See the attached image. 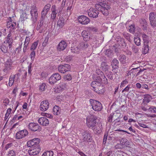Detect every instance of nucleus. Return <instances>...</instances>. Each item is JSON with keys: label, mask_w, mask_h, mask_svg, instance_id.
I'll list each match as a JSON object with an SVG mask.
<instances>
[{"label": "nucleus", "mask_w": 156, "mask_h": 156, "mask_svg": "<svg viewBox=\"0 0 156 156\" xmlns=\"http://www.w3.org/2000/svg\"><path fill=\"white\" fill-rule=\"evenodd\" d=\"M97 117L93 115L88 116L86 118V124L87 126L92 129L96 134H99L101 132L103 128L102 123L101 122H96Z\"/></svg>", "instance_id": "obj_1"}, {"label": "nucleus", "mask_w": 156, "mask_h": 156, "mask_svg": "<svg viewBox=\"0 0 156 156\" xmlns=\"http://www.w3.org/2000/svg\"><path fill=\"white\" fill-rule=\"evenodd\" d=\"M99 4H96L95 9L100 10L101 12L105 16H107L109 14V11L111 9L110 5L107 0H99Z\"/></svg>", "instance_id": "obj_2"}, {"label": "nucleus", "mask_w": 156, "mask_h": 156, "mask_svg": "<svg viewBox=\"0 0 156 156\" xmlns=\"http://www.w3.org/2000/svg\"><path fill=\"white\" fill-rule=\"evenodd\" d=\"M81 134L83 143L84 144L92 142L93 140L91 134L89 131H85L83 132Z\"/></svg>", "instance_id": "obj_3"}, {"label": "nucleus", "mask_w": 156, "mask_h": 156, "mask_svg": "<svg viewBox=\"0 0 156 156\" xmlns=\"http://www.w3.org/2000/svg\"><path fill=\"white\" fill-rule=\"evenodd\" d=\"M90 102L92 109L95 111L99 112L102 108V106L101 103L96 100L90 99Z\"/></svg>", "instance_id": "obj_4"}, {"label": "nucleus", "mask_w": 156, "mask_h": 156, "mask_svg": "<svg viewBox=\"0 0 156 156\" xmlns=\"http://www.w3.org/2000/svg\"><path fill=\"white\" fill-rule=\"evenodd\" d=\"M27 127L29 130L33 132H40L41 129L37 123L35 122L29 123L27 125Z\"/></svg>", "instance_id": "obj_5"}, {"label": "nucleus", "mask_w": 156, "mask_h": 156, "mask_svg": "<svg viewBox=\"0 0 156 156\" xmlns=\"http://www.w3.org/2000/svg\"><path fill=\"white\" fill-rule=\"evenodd\" d=\"M40 140L38 138H34L31 140L28 141L27 143V145L28 147H40L39 143Z\"/></svg>", "instance_id": "obj_6"}, {"label": "nucleus", "mask_w": 156, "mask_h": 156, "mask_svg": "<svg viewBox=\"0 0 156 156\" xmlns=\"http://www.w3.org/2000/svg\"><path fill=\"white\" fill-rule=\"evenodd\" d=\"M31 19L34 23L37 20L38 17L37 9L35 6H33L31 7L30 11Z\"/></svg>", "instance_id": "obj_7"}, {"label": "nucleus", "mask_w": 156, "mask_h": 156, "mask_svg": "<svg viewBox=\"0 0 156 156\" xmlns=\"http://www.w3.org/2000/svg\"><path fill=\"white\" fill-rule=\"evenodd\" d=\"M41 151L40 147H30L28 151V153L30 156H39V154Z\"/></svg>", "instance_id": "obj_8"}, {"label": "nucleus", "mask_w": 156, "mask_h": 156, "mask_svg": "<svg viewBox=\"0 0 156 156\" xmlns=\"http://www.w3.org/2000/svg\"><path fill=\"white\" fill-rule=\"evenodd\" d=\"M100 10L92 8H90L87 11L88 15L90 17L93 18H97L99 13V11Z\"/></svg>", "instance_id": "obj_9"}, {"label": "nucleus", "mask_w": 156, "mask_h": 156, "mask_svg": "<svg viewBox=\"0 0 156 156\" xmlns=\"http://www.w3.org/2000/svg\"><path fill=\"white\" fill-rule=\"evenodd\" d=\"M61 79V76L58 73L53 74L49 79V83L51 84H54Z\"/></svg>", "instance_id": "obj_10"}, {"label": "nucleus", "mask_w": 156, "mask_h": 156, "mask_svg": "<svg viewBox=\"0 0 156 156\" xmlns=\"http://www.w3.org/2000/svg\"><path fill=\"white\" fill-rule=\"evenodd\" d=\"M58 71L61 73H65L66 72L70 71V66L68 64L60 65L58 67Z\"/></svg>", "instance_id": "obj_11"}, {"label": "nucleus", "mask_w": 156, "mask_h": 156, "mask_svg": "<svg viewBox=\"0 0 156 156\" xmlns=\"http://www.w3.org/2000/svg\"><path fill=\"white\" fill-rule=\"evenodd\" d=\"M78 20L80 23L83 25H87L90 22V19L87 16L84 15L78 16Z\"/></svg>", "instance_id": "obj_12"}, {"label": "nucleus", "mask_w": 156, "mask_h": 156, "mask_svg": "<svg viewBox=\"0 0 156 156\" xmlns=\"http://www.w3.org/2000/svg\"><path fill=\"white\" fill-rule=\"evenodd\" d=\"M89 32L87 29L83 31L82 32V35L83 37V40L86 41H88L92 38V34Z\"/></svg>", "instance_id": "obj_13"}, {"label": "nucleus", "mask_w": 156, "mask_h": 156, "mask_svg": "<svg viewBox=\"0 0 156 156\" xmlns=\"http://www.w3.org/2000/svg\"><path fill=\"white\" fill-rule=\"evenodd\" d=\"M28 134V132L26 129H23L17 132L16 135V139H20L25 137Z\"/></svg>", "instance_id": "obj_14"}, {"label": "nucleus", "mask_w": 156, "mask_h": 156, "mask_svg": "<svg viewBox=\"0 0 156 156\" xmlns=\"http://www.w3.org/2000/svg\"><path fill=\"white\" fill-rule=\"evenodd\" d=\"M149 20L151 25L153 27L156 26V13L154 12H151L149 14Z\"/></svg>", "instance_id": "obj_15"}, {"label": "nucleus", "mask_w": 156, "mask_h": 156, "mask_svg": "<svg viewBox=\"0 0 156 156\" xmlns=\"http://www.w3.org/2000/svg\"><path fill=\"white\" fill-rule=\"evenodd\" d=\"M12 64V61L11 59L8 60L5 63V68L3 69V71L5 73H7L11 69Z\"/></svg>", "instance_id": "obj_16"}, {"label": "nucleus", "mask_w": 156, "mask_h": 156, "mask_svg": "<svg viewBox=\"0 0 156 156\" xmlns=\"http://www.w3.org/2000/svg\"><path fill=\"white\" fill-rule=\"evenodd\" d=\"M49 103L48 101L45 100L42 101L40 105V110L42 111H45L49 108Z\"/></svg>", "instance_id": "obj_17"}, {"label": "nucleus", "mask_w": 156, "mask_h": 156, "mask_svg": "<svg viewBox=\"0 0 156 156\" xmlns=\"http://www.w3.org/2000/svg\"><path fill=\"white\" fill-rule=\"evenodd\" d=\"M43 20L41 19L38 22L37 27L36 30L39 31L40 33H42L45 28V27L43 23Z\"/></svg>", "instance_id": "obj_18"}, {"label": "nucleus", "mask_w": 156, "mask_h": 156, "mask_svg": "<svg viewBox=\"0 0 156 156\" xmlns=\"http://www.w3.org/2000/svg\"><path fill=\"white\" fill-rule=\"evenodd\" d=\"M7 22V26L8 28L14 29L16 25V23L14 20H12L11 17H9Z\"/></svg>", "instance_id": "obj_19"}, {"label": "nucleus", "mask_w": 156, "mask_h": 156, "mask_svg": "<svg viewBox=\"0 0 156 156\" xmlns=\"http://www.w3.org/2000/svg\"><path fill=\"white\" fill-rule=\"evenodd\" d=\"M67 46V44L64 41H62L58 44L57 48L58 50L59 51H63L64 50Z\"/></svg>", "instance_id": "obj_20"}, {"label": "nucleus", "mask_w": 156, "mask_h": 156, "mask_svg": "<svg viewBox=\"0 0 156 156\" xmlns=\"http://www.w3.org/2000/svg\"><path fill=\"white\" fill-rule=\"evenodd\" d=\"M12 38V36L11 34V32L9 31V34L6 37L5 41L6 43L8 44L9 48H11L12 47V44L13 42V40Z\"/></svg>", "instance_id": "obj_21"}, {"label": "nucleus", "mask_w": 156, "mask_h": 156, "mask_svg": "<svg viewBox=\"0 0 156 156\" xmlns=\"http://www.w3.org/2000/svg\"><path fill=\"white\" fill-rule=\"evenodd\" d=\"M38 122L41 125L45 126H48L49 123L48 119L44 117L40 118L38 120Z\"/></svg>", "instance_id": "obj_22"}, {"label": "nucleus", "mask_w": 156, "mask_h": 156, "mask_svg": "<svg viewBox=\"0 0 156 156\" xmlns=\"http://www.w3.org/2000/svg\"><path fill=\"white\" fill-rule=\"evenodd\" d=\"M96 73L98 76H101L102 77L103 79V82H102L105 84H107L108 83V80L105 76L104 73L101 71L100 69H97L96 70Z\"/></svg>", "instance_id": "obj_23"}, {"label": "nucleus", "mask_w": 156, "mask_h": 156, "mask_svg": "<svg viewBox=\"0 0 156 156\" xmlns=\"http://www.w3.org/2000/svg\"><path fill=\"white\" fill-rule=\"evenodd\" d=\"M144 98L143 99L141 105L143 104L147 105L152 99L151 96L148 94L144 95Z\"/></svg>", "instance_id": "obj_24"}, {"label": "nucleus", "mask_w": 156, "mask_h": 156, "mask_svg": "<svg viewBox=\"0 0 156 156\" xmlns=\"http://www.w3.org/2000/svg\"><path fill=\"white\" fill-rule=\"evenodd\" d=\"M120 143H121L124 148L125 147H129L130 146L129 141L125 138H122L120 140Z\"/></svg>", "instance_id": "obj_25"}, {"label": "nucleus", "mask_w": 156, "mask_h": 156, "mask_svg": "<svg viewBox=\"0 0 156 156\" xmlns=\"http://www.w3.org/2000/svg\"><path fill=\"white\" fill-rule=\"evenodd\" d=\"M142 36L144 45H145V44H147L149 42L150 38V37L144 33H142Z\"/></svg>", "instance_id": "obj_26"}, {"label": "nucleus", "mask_w": 156, "mask_h": 156, "mask_svg": "<svg viewBox=\"0 0 156 156\" xmlns=\"http://www.w3.org/2000/svg\"><path fill=\"white\" fill-rule=\"evenodd\" d=\"M138 68V67H136V68H132L128 72L126 76L129 77L131 75H132L133 76H134L136 74V72L138 71V70H137V69Z\"/></svg>", "instance_id": "obj_27"}, {"label": "nucleus", "mask_w": 156, "mask_h": 156, "mask_svg": "<svg viewBox=\"0 0 156 156\" xmlns=\"http://www.w3.org/2000/svg\"><path fill=\"white\" fill-rule=\"evenodd\" d=\"M27 9H25L23 12L22 14H21L20 20L21 21H23L28 18L27 12Z\"/></svg>", "instance_id": "obj_28"}, {"label": "nucleus", "mask_w": 156, "mask_h": 156, "mask_svg": "<svg viewBox=\"0 0 156 156\" xmlns=\"http://www.w3.org/2000/svg\"><path fill=\"white\" fill-rule=\"evenodd\" d=\"M100 85L101 83L98 82L97 81L92 82L91 83V86L94 88V90L96 92H98L99 91V90H97L96 89H95L96 86H100Z\"/></svg>", "instance_id": "obj_29"}, {"label": "nucleus", "mask_w": 156, "mask_h": 156, "mask_svg": "<svg viewBox=\"0 0 156 156\" xmlns=\"http://www.w3.org/2000/svg\"><path fill=\"white\" fill-rule=\"evenodd\" d=\"M53 114L55 115H58L61 113V110L60 107L58 106L55 105L53 109Z\"/></svg>", "instance_id": "obj_30"}, {"label": "nucleus", "mask_w": 156, "mask_h": 156, "mask_svg": "<svg viewBox=\"0 0 156 156\" xmlns=\"http://www.w3.org/2000/svg\"><path fill=\"white\" fill-rule=\"evenodd\" d=\"M140 22L141 26L143 27V30H147V25L146 20L145 19H142L140 20Z\"/></svg>", "instance_id": "obj_31"}, {"label": "nucleus", "mask_w": 156, "mask_h": 156, "mask_svg": "<svg viewBox=\"0 0 156 156\" xmlns=\"http://www.w3.org/2000/svg\"><path fill=\"white\" fill-rule=\"evenodd\" d=\"M89 46L88 43L86 42H83L81 43L79 46V48L78 49L80 50L82 49L87 48Z\"/></svg>", "instance_id": "obj_32"}, {"label": "nucleus", "mask_w": 156, "mask_h": 156, "mask_svg": "<svg viewBox=\"0 0 156 156\" xmlns=\"http://www.w3.org/2000/svg\"><path fill=\"white\" fill-rule=\"evenodd\" d=\"M119 62L118 60L114 59L112 60V66L114 69L118 68L119 66Z\"/></svg>", "instance_id": "obj_33"}, {"label": "nucleus", "mask_w": 156, "mask_h": 156, "mask_svg": "<svg viewBox=\"0 0 156 156\" xmlns=\"http://www.w3.org/2000/svg\"><path fill=\"white\" fill-rule=\"evenodd\" d=\"M39 90L40 91H44L47 88V86L45 83H42L39 86Z\"/></svg>", "instance_id": "obj_34"}, {"label": "nucleus", "mask_w": 156, "mask_h": 156, "mask_svg": "<svg viewBox=\"0 0 156 156\" xmlns=\"http://www.w3.org/2000/svg\"><path fill=\"white\" fill-rule=\"evenodd\" d=\"M64 20L62 17H60L57 22V25L62 27L64 25Z\"/></svg>", "instance_id": "obj_35"}, {"label": "nucleus", "mask_w": 156, "mask_h": 156, "mask_svg": "<svg viewBox=\"0 0 156 156\" xmlns=\"http://www.w3.org/2000/svg\"><path fill=\"white\" fill-rule=\"evenodd\" d=\"M86 29L88 32H96L98 31V29L96 27H94L93 26L87 27Z\"/></svg>", "instance_id": "obj_36"}, {"label": "nucleus", "mask_w": 156, "mask_h": 156, "mask_svg": "<svg viewBox=\"0 0 156 156\" xmlns=\"http://www.w3.org/2000/svg\"><path fill=\"white\" fill-rule=\"evenodd\" d=\"M23 118L22 116L20 115L18 116L17 115H15L13 117L11 121L12 122H14L15 121H16L18 120H21V119Z\"/></svg>", "instance_id": "obj_37"}, {"label": "nucleus", "mask_w": 156, "mask_h": 156, "mask_svg": "<svg viewBox=\"0 0 156 156\" xmlns=\"http://www.w3.org/2000/svg\"><path fill=\"white\" fill-rule=\"evenodd\" d=\"M38 43V41H37L34 42L31 45L30 50L31 51H34V50L36 48Z\"/></svg>", "instance_id": "obj_38"}, {"label": "nucleus", "mask_w": 156, "mask_h": 156, "mask_svg": "<svg viewBox=\"0 0 156 156\" xmlns=\"http://www.w3.org/2000/svg\"><path fill=\"white\" fill-rule=\"evenodd\" d=\"M15 77V75H14L13 76H11L9 78V85L10 87L12 86L14 83V79Z\"/></svg>", "instance_id": "obj_39"}, {"label": "nucleus", "mask_w": 156, "mask_h": 156, "mask_svg": "<svg viewBox=\"0 0 156 156\" xmlns=\"http://www.w3.org/2000/svg\"><path fill=\"white\" fill-rule=\"evenodd\" d=\"M48 11L44 10L43 9H42L41 13V20H44L45 19V17L48 14Z\"/></svg>", "instance_id": "obj_40"}, {"label": "nucleus", "mask_w": 156, "mask_h": 156, "mask_svg": "<svg viewBox=\"0 0 156 156\" xmlns=\"http://www.w3.org/2000/svg\"><path fill=\"white\" fill-rule=\"evenodd\" d=\"M53 152L52 151H49L45 152L43 154V156H53Z\"/></svg>", "instance_id": "obj_41"}, {"label": "nucleus", "mask_w": 156, "mask_h": 156, "mask_svg": "<svg viewBox=\"0 0 156 156\" xmlns=\"http://www.w3.org/2000/svg\"><path fill=\"white\" fill-rule=\"evenodd\" d=\"M57 88L59 92L62 91L65 88V85L64 84H60Z\"/></svg>", "instance_id": "obj_42"}, {"label": "nucleus", "mask_w": 156, "mask_h": 156, "mask_svg": "<svg viewBox=\"0 0 156 156\" xmlns=\"http://www.w3.org/2000/svg\"><path fill=\"white\" fill-rule=\"evenodd\" d=\"M134 42L137 46H139L140 45V39L138 37L134 38Z\"/></svg>", "instance_id": "obj_43"}, {"label": "nucleus", "mask_w": 156, "mask_h": 156, "mask_svg": "<svg viewBox=\"0 0 156 156\" xmlns=\"http://www.w3.org/2000/svg\"><path fill=\"white\" fill-rule=\"evenodd\" d=\"M126 56L124 55H121L119 57V59L121 62H122V63H125L124 61L126 60Z\"/></svg>", "instance_id": "obj_44"}, {"label": "nucleus", "mask_w": 156, "mask_h": 156, "mask_svg": "<svg viewBox=\"0 0 156 156\" xmlns=\"http://www.w3.org/2000/svg\"><path fill=\"white\" fill-rule=\"evenodd\" d=\"M148 110L149 112L152 113H156V107L151 106Z\"/></svg>", "instance_id": "obj_45"}, {"label": "nucleus", "mask_w": 156, "mask_h": 156, "mask_svg": "<svg viewBox=\"0 0 156 156\" xmlns=\"http://www.w3.org/2000/svg\"><path fill=\"white\" fill-rule=\"evenodd\" d=\"M2 51L4 53H6L8 51V47L4 45H2L1 48Z\"/></svg>", "instance_id": "obj_46"}, {"label": "nucleus", "mask_w": 156, "mask_h": 156, "mask_svg": "<svg viewBox=\"0 0 156 156\" xmlns=\"http://www.w3.org/2000/svg\"><path fill=\"white\" fill-rule=\"evenodd\" d=\"M11 109L10 108L7 109L5 117V120H6L8 118L9 115L11 113Z\"/></svg>", "instance_id": "obj_47"}, {"label": "nucleus", "mask_w": 156, "mask_h": 156, "mask_svg": "<svg viewBox=\"0 0 156 156\" xmlns=\"http://www.w3.org/2000/svg\"><path fill=\"white\" fill-rule=\"evenodd\" d=\"M106 75L108 78L111 80H112L113 79V73L112 72H107L106 73Z\"/></svg>", "instance_id": "obj_48"}, {"label": "nucleus", "mask_w": 156, "mask_h": 156, "mask_svg": "<svg viewBox=\"0 0 156 156\" xmlns=\"http://www.w3.org/2000/svg\"><path fill=\"white\" fill-rule=\"evenodd\" d=\"M108 135V133L107 132H105L104 136V138L103 139V144H105L107 140V137Z\"/></svg>", "instance_id": "obj_49"}, {"label": "nucleus", "mask_w": 156, "mask_h": 156, "mask_svg": "<svg viewBox=\"0 0 156 156\" xmlns=\"http://www.w3.org/2000/svg\"><path fill=\"white\" fill-rule=\"evenodd\" d=\"M7 156H16L15 152L13 150H9L8 152Z\"/></svg>", "instance_id": "obj_50"}, {"label": "nucleus", "mask_w": 156, "mask_h": 156, "mask_svg": "<svg viewBox=\"0 0 156 156\" xmlns=\"http://www.w3.org/2000/svg\"><path fill=\"white\" fill-rule=\"evenodd\" d=\"M30 56L31 60L33 61L35 56V51H31Z\"/></svg>", "instance_id": "obj_51"}, {"label": "nucleus", "mask_w": 156, "mask_h": 156, "mask_svg": "<svg viewBox=\"0 0 156 156\" xmlns=\"http://www.w3.org/2000/svg\"><path fill=\"white\" fill-rule=\"evenodd\" d=\"M49 38V35H47L46 37L44 40L42 44L43 46H45L46 45Z\"/></svg>", "instance_id": "obj_52"}, {"label": "nucleus", "mask_w": 156, "mask_h": 156, "mask_svg": "<svg viewBox=\"0 0 156 156\" xmlns=\"http://www.w3.org/2000/svg\"><path fill=\"white\" fill-rule=\"evenodd\" d=\"M51 7V5L50 4H47L44 7L43 9L48 12Z\"/></svg>", "instance_id": "obj_53"}, {"label": "nucleus", "mask_w": 156, "mask_h": 156, "mask_svg": "<svg viewBox=\"0 0 156 156\" xmlns=\"http://www.w3.org/2000/svg\"><path fill=\"white\" fill-rule=\"evenodd\" d=\"M132 50L135 53H137L139 51V48L136 46H133L132 48Z\"/></svg>", "instance_id": "obj_54"}, {"label": "nucleus", "mask_w": 156, "mask_h": 156, "mask_svg": "<svg viewBox=\"0 0 156 156\" xmlns=\"http://www.w3.org/2000/svg\"><path fill=\"white\" fill-rule=\"evenodd\" d=\"M64 79L67 80H70L72 79V76L70 74H68L64 76Z\"/></svg>", "instance_id": "obj_55"}, {"label": "nucleus", "mask_w": 156, "mask_h": 156, "mask_svg": "<svg viewBox=\"0 0 156 156\" xmlns=\"http://www.w3.org/2000/svg\"><path fill=\"white\" fill-rule=\"evenodd\" d=\"M57 12H51V20L53 21L55 19L56 15L57 14Z\"/></svg>", "instance_id": "obj_56"}, {"label": "nucleus", "mask_w": 156, "mask_h": 156, "mask_svg": "<svg viewBox=\"0 0 156 156\" xmlns=\"http://www.w3.org/2000/svg\"><path fill=\"white\" fill-rule=\"evenodd\" d=\"M115 148L116 149L124 148L120 143H118L115 145Z\"/></svg>", "instance_id": "obj_57"}, {"label": "nucleus", "mask_w": 156, "mask_h": 156, "mask_svg": "<svg viewBox=\"0 0 156 156\" xmlns=\"http://www.w3.org/2000/svg\"><path fill=\"white\" fill-rule=\"evenodd\" d=\"M128 83V80H127L125 79L121 82L120 87H124L125 86V85L126 84H127Z\"/></svg>", "instance_id": "obj_58"}, {"label": "nucleus", "mask_w": 156, "mask_h": 156, "mask_svg": "<svg viewBox=\"0 0 156 156\" xmlns=\"http://www.w3.org/2000/svg\"><path fill=\"white\" fill-rule=\"evenodd\" d=\"M144 52L145 53H147L149 51V46L147 45V44H145V45H144Z\"/></svg>", "instance_id": "obj_59"}, {"label": "nucleus", "mask_w": 156, "mask_h": 156, "mask_svg": "<svg viewBox=\"0 0 156 156\" xmlns=\"http://www.w3.org/2000/svg\"><path fill=\"white\" fill-rule=\"evenodd\" d=\"M28 44H29L24 43L23 48V51L24 52H25L26 51V50L28 49Z\"/></svg>", "instance_id": "obj_60"}, {"label": "nucleus", "mask_w": 156, "mask_h": 156, "mask_svg": "<svg viewBox=\"0 0 156 156\" xmlns=\"http://www.w3.org/2000/svg\"><path fill=\"white\" fill-rule=\"evenodd\" d=\"M129 31L130 33L133 32L135 30L134 26L133 25H131L129 27Z\"/></svg>", "instance_id": "obj_61"}, {"label": "nucleus", "mask_w": 156, "mask_h": 156, "mask_svg": "<svg viewBox=\"0 0 156 156\" xmlns=\"http://www.w3.org/2000/svg\"><path fill=\"white\" fill-rule=\"evenodd\" d=\"M51 12H57L58 13V11L57 10L56 7L55 5H53L52 6L51 9Z\"/></svg>", "instance_id": "obj_62"}, {"label": "nucleus", "mask_w": 156, "mask_h": 156, "mask_svg": "<svg viewBox=\"0 0 156 156\" xmlns=\"http://www.w3.org/2000/svg\"><path fill=\"white\" fill-rule=\"evenodd\" d=\"M102 79H103L101 76H98L97 77V78L96 79L98 81V82L99 83H101V82H102Z\"/></svg>", "instance_id": "obj_63"}, {"label": "nucleus", "mask_w": 156, "mask_h": 156, "mask_svg": "<svg viewBox=\"0 0 156 156\" xmlns=\"http://www.w3.org/2000/svg\"><path fill=\"white\" fill-rule=\"evenodd\" d=\"M130 85L129 84L128 85L122 90V92H128L129 90V89L130 88Z\"/></svg>", "instance_id": "obj_64"}]
</instances>
